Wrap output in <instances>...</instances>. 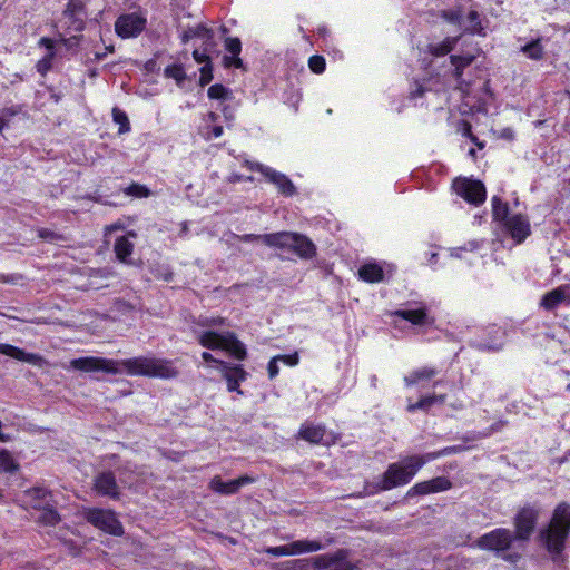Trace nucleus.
Returning a JSON list of instances; mask_svg holds the SVG:
<instances>
[{
  "label": "nucleus",
  "mask_w": 570,
  "mask_h": 570,
  "mask_svg": "<svg viewBox=\"0 0 570 570\" xmlns=\"http://www.w3.org/2000/svg\"><path fill=\"white\" fill-rule=\"evenodd\" d=\"M70 367L86 373L102 372L114 375L127 373L129 375L159 379H173L178 375V371L171 361L146 356L132 357L122 361L86 356L72 360L70 362Z\"/></svg>",
  "instance_id": "f257e3e1"
},
{
  "label": "nucleus",
  "mask_w": 570,
  "mask_h": 570,
  "mask_svg": "<svg viewBox=\"0 0 570 570\" xmlns=\"http://www.w3.org/2000/svg\"><path fill=\"white\" fill-rule=\"evenodd\" d=\"M540 517L535 504L523 505L514 517V532L501 528V559L517 562L533 534Z\"/></svg>",
  "instance_id": "f03ea898"
},
{
  "label": "nucleus",
  "mask_w": 570,
  "mask_h": 570,
  "mask_svg": "<svg viewBox=\"0 0 570 570\" xmlns=\"http://www.w3.org/2000/svg\"><path fill=\"white\" fill-rule=\"evenodd\" d=\"M570 537V504L559 502L553 509L549 523L539 531L538 541L553 561L561 556Z\"/></svg>",
  "instance_id": "7ed1b4c3"
},
{
  "label": "nucleus",
  "mask_w": 570,
  "mask_h": 570,
  "mask_svg": "<svg viewBox=\"0 0 570 570\" xmlns=\"http://www.w3.org/2000/svg\"><path fill=\"white\" fill-rule=\"evenodd\" d=\"M450 453L449 449L440 452H431L423 455H410L387 466L381 481L382 490H391L411 482L423 465L443 454Z\"/></svg>",
  "instance_id": "20e7f679"
},
{
  "label": "nucleus",
  "mask_w": 570,
  "mask_h": 570,
  "mask_svg": "<svg viewBox=\"0 0 570 570\" xmlns=\"http://www.w3.org/2000/svg\"><path fill=\"white\" fill-rule=\"evenodd\" d=\"M263 238L267 246L292 249L302 258H311L315 255V245L307 237L296 233L265 234Z\"/></svg>",
  "instance_id": "39448f33"
},
{
  "label": "nucleus",
  "mask_w": 570,
  "mask_h": 570,
  "mask_svg": "<svg viewBox=\"0 0 570 570\" xmlns=\"http://www.w3.org/2000/svg\"><path fill=\"white\" fill-rule=\"evenodd\" d=\"M199 343L206 348L227 351L237 360H245L247 355L244 344L230 332L224 334H218L213 331L204 332L199 336Z\"/></svg>",
  "instance_id": "423d86ee"
},
{
  "label": "nucleus",
  "mask_w": 570,
  "mask_h": 570,
  "mask_svg": "<svg viewBox=\"0 0 570 570\" xmlns=\"http://www.w3.org/2000/svg\"><path fill=\"white\" fill-rule=\"evenodd\" d=\"M509 206L501 202V232L509 235L514 245L522 244L531 234V224L528 216L514 214L509 216Z\"/></svg>",
  "instance_id": "0eeeda50"
},
{
  "label": "nucleus",
  "mask_w": 570,
  "mask_h": 570,
  "mask_svg": "<svg viewBox=\"0 0 570 570\" xmlns=\"http://www.w3.org/2000/svg\"><path fill=\"white\" fill-rule=\"evenodd\" d=\"M83 517L94 527L107 533L114 535H121L124 533L121 523L110 510L86 509L83 511Z\"/></svg>",
  "instance_id": "6e6552de"
},
{
  "label": "nucleus",
  "mask_w": 570,
  "mask_h": 570,
  "mask_svg": "<svg viewBox=\"0 0 570 570\" xmlns=\"http://www.w3.org/2000/svg\"><path fill=\"white\" fill-rule=\"evenodd\" d=\"M452 188L456 195L470 204L479 205L485 199V188L479 180L456 178L453 180Z\"/></svg>",
  "instance_id": "1a4fd4ad"
},
{
  "label": "nucleus",
  "mask_w": 570,
  "mask_h": 570,
  "mask_svg": "<svg viewBox=\"0 0 570 570\" xmlns=\"http://www.w3.org/2000/svg\"><path fill=\"white\" fill-rule=\"evenodd\" d=\"M323 548V544L317 540H297L285 546L266 548L264 552L273 557H284L316 552Z\"/></svg>",
  "instance_id": "9d476101"
},
{
  "label": "nucleus",
  "mask_w": 570,
  "mask_h": 570,
  "mask_svg": "<svg viewBox=\"0 0 570 570\" xmlns=\"http://www.w3.org/2000/svg\"><path fill=\"white\" fill-rule=\"evenodd\" d=\"M311 561L316 570H354V566L347 560L345 550L316 556Z\"/></svg>",
  "instance_id": "9b49d317"
},
{
  "label": "nucleus",
  "mask_w": 570,
  "mask_h": 570,
  "mask_svg": "<svg viewBox=\"0 0 570 570\" xmlns=\"http://www.w3.org/2000/svg\"><path fill=\"white\" fill-rule=\"evenodd\" d=\"M146 27V18L138 13L120 16L116 23L117 35L124 39L137 37Z\"/></svg>",
  "instance_id": "f8f14e48"
},
{
  "label": "nucleus",
  "mask_w": 570,
  "mask_h": 570,
  "mask_svg": "<svg viewBox=\"0 0 570 570\" xmlns=\"http://www.w3.org/2000/svg\"><path fill=\"white\" fill-rule=\"evenodd\" d=\"M452 483L445 476H436L428 481L419 482L406 493L407 497L426 495L431 493L443 492L451 489Z\"/></svg>",
  "instance_id": "ddd939ff"
},
{
  "label": "nucleus",
  "mask_w": 570,
  "mask_h": 570,
  "mask_svg": "<svg viewBox=\"0 0 570 570\" xmlns=\"http://www.w3.org/2000/svg\"><path fill=\"white\" fill-rule=\"evenodd\" d=\"M257 171L264 175L269 183L275 185L282 195L288 197L296 193L294 184L286 175L267 166H257Z\"/></svg>",
  "instance_id": "4468645a"
},
{
  "label": "nucleus",
  "mask_w": 570,
  "mask_h": 570,
  "mask_svg": "<svg viewBox=\"0 0 570 570\" xmlns=\"http://www.w3.org/2000/svg\"><path fill=\"white\" fill-rule=\"evenodd\" d=\"M560 305L570 306V285H560L552 291L547 292L540 302V306L546 311H553Z\"/></svg>",
  "instance_id": "2eb2a0df"
},
{
  "label": "nucleus",
  "mask_w": 570,
  "mask_h": 570,
  "mask_svg": "<svg viewBox=\"0 0 570 570\" xmlns=\"http://www.w3.org/2000/svg\"><path fill=\"white\" fill-rule=\"evenodd\" d=\"M219 370L224 379L227 381L228 391H235L238 394H243L242 390H239V384L246 380V371L239 365H230L226 362H219Z\"/></svg>",
  "instance_id": "dca6fc26"
},
{
  "label": "nucleus",
  "mask_w": 570,
  "mask_h": 570,
  "mask_svg": "<svg viewBox=\"0 0 570 570\" xmlns=\"http://www.w3.org/2000/svg\"><path fill=\"white\" fill-rule=\"evenodd\" d=\"M254 479L248 475L239 476L238 479L224 482L220 476H215L209 482V488L217 493L220 494H234L236 493L243 485L253 483Z\"/></svg>",
  "instance_id": "f3484780"
},
{
  "label": "nucleus",
  "mask_w": 570,
  "mask_h": 570,
  "mask_svg": "<svg viewBox=\"0 0 570 570\" xmlns=\"http://www.w3.org/2000/svg\"><path fill=\"white\" fill-rule=\"evenodd\" d=\"M0 354L10 356L14 360L32 364L36 366H42L45 360L41 355L35 353H28L17 346L10 344L0 343Z\"/></svg>",
  "instance_id": "a211bd4d"
},
{
  "label": "nucleus",
  "mask_w": 570,
  "mask_h": 570,
  "mask_svg": "<svg viewBox=\"0 0 570 570\" xmlns=\"http://www.w3.org/2000/svg\"><path fill=\"white\" fill-rule=\"evenodd\" d=\"M94 488L100 495L117 499L119 497V488L116 478L111 472H104L96 476Z\"/></svg>",
  "instance_id": "6ab92c4d"
},
{
  "label": "nucleus",
  "mask_w": 570,
  "mask_h": 570,
  "mask_svg": "<svg viewBox=\"0 0 570 570\" xmlns=\"http://www.w3.org/2000/svg\"><path fill=\"white\" fill-rule=\"evenodd\" d=\"M394 315L409 321L414 325H422L428 321V314L424 307H419L415 309H397L394 312Z\"/></svg>",
  "instance_id": "aec40b11"
},
{
  "label": "nucleus",
  "mask_w": 570,
  "mask_h": 570,
  "mask_svg": "<svg viewBox=\"0 0 570 570\" xmlns=\"http://www.w3.org/2000/svg\"><path fill=\"white\" fill-rule=\"evenodd\" d=\"M129 237L135 238L136 234L134 232H129L126 236L117 238L115 243V253L117 258L121 262H125L126 258L131 255L134 249V244L129 240Z\"/></svg>",
  "instance_id": "412c9836"
},
{
  "label": "nucleus",
  "mask_w": 570,
  "mask_h": 570,
  "mask_svg": "<svg viewBox=\"0 0 570 570\" xmlns=\"http://www.w3.org/2000/svg\"><path fill=\"white\" fill-rule=\"evenodd\" d=\"M325 434L322 425L303 424L299 429V436L311 443H320Z\"/></svg>",
  "instance_id": "4be33fe9"
},
{
  "label": "nucleus",
  "mask_w": 570,
  "mask_h": 570,
  "mask_svg": "<svg viewBox=\"0 0 570 570\" xmlns=\"http://www.w3.org/2000/svg\"><path fill=\"white\" fill-rule=\"evenodd\" d=\"M383 269L377 264H365L358 269V276L364 282L377 283L383 279Z\"/></svg>",
  "instance_id": "5701e85b"
},
{
  "label": "nucleus",
  "mask_w": 570,
  "mask_h": 570,
  "mask_svg": "<svg viewBox=\"0 0 570 570\" xmlns=\"http://www.w3.org/2000/svg\"><path fill=\"white\" fill-rule=\"evenodd\" d=\"M436 375V370L432 367H422L411 372L409 375L404 377V382L407 386H412L417 384L421 381L431 380Z\"/></svg>",
  "instance_id": "b1692460"
},
{
  "label": "nucleus",
  "mask_w": 570,
  "mask_h": 570,
  "mask_svg": "<svg viewBox=\"0 0 570 570\" xmlns=\"http://www.w3.org/2000/svg\"><path fill=\"white\" fill-rule=\"evenodd\" d=\"M476 547L481 550L493 551L494 553L499 552V530H493L484 535H482L476 541Z\"/></svg>",
  "instance_id": "393cba45"
},
{
  "label": "nucleus",
  "mask_w": 570,
  "mask_h": 570,
  "mask_svg": "<svg viewBox=\"0 0 570 570\" xmlns=\"http://www.w3.org/2000/svg\"><path fill=\"white\" fill-rule=\"evenodd\" d=\"M521 50L529 59H532V60H541L544 55V49H543V46L541 45V40L539 38L531 40L530 42L524 45L521 48Z\"/></svg>",
  "instance_id": "a878e982"
},
{
  "label": "nucleus",
  "mask_w": 570,
  "mask_h": 570,
  "mask_svg": "<svg viewBox=\"0 0 570 570\" xmlns=\"http://www.w3.org/2000/svg\"><path fill=\"white\" fill-rule=\"evenodd\" d=\"M458 40L459 37H448L441 43L431 46L430 52L436 57L445 56L454 49Z\"/></svg>",
  "instance_id": "bb28decb"
},
{
  "label": "nucleus",
  "mask_w": 570,
  "mask_h": 570,
  "mask_svg": "<svg viewBox=\"0 0 570 570\" xmlns=\"http://www.w3.org/2000/svg\"><path fill=\"white\" fill-rule=\"evenodd\" d=\"M464 27L465 31H469L471 33H481L482 27L481 21L479 18V13L475 10H471L466 17V19H463L462 26Z\"/></svg>",
  "instance_id": "cd10ccee"
},
{
  "label": "nucleus",
  "mask_w": 570,
  "mask_h": 570,
  "mask_svg": "<svg viewBox=\"0 0 570 570\" xmlns=\"http://www.w3.org/2000/svg\"><path fill=\"white\" fill-rule=\"evenodd\" d=\"M474 60V55L466 53L462 56L453 55L451 56V62L455 67V77L460 78L462 73V69L472 63Z\"/></svg>",
  "instance_id": "c85d7f7f"
},
{
  "label": "nucleus",
  "mask_w": 570,
  "mask_h": 570,
  "mask_svg": "<svg viewBox=\"0 0 570 570\" xmlns=\"http://www.w3.org/2000/svg\"><path fill=\"white\" fill-rule=\"evenodd\" d=\"M112 119L117 125H119V134H126L130 130L128 117L122 110L115 107L112 109Z\"/></svg>",
  "instance_id": "c756f323"
},
{
  "label": "nucleus",
  "mask_w": 570,
  "mask_h": 570,
  "mask_svg": "<svg viewBox=\"0 0 570 570\" xmlns=\"http://www.w3.org/2000/svg\"><path fill=\"white\" fill-rule=\"evenodd\" d=\"M441 17L449 23L461 27L463 22V10L461 8L443 10Z\"/></svg>",
  "instance_id": "7c9ffc66"
},
{
  "label": "nucleus",
  "mask_w": 570,
  "mask_h": 570,
  "mask_svg": "<svg viewBox=\"0 0 570 570\" xmlns=\"http://www.w3.org/2000/svg\"><path fill=\"white\" fill-rule=\"evenodd\" d=\"M208 97L210 99H222V100H226V99H230L232 98V91L224 87L223 85H219V83H216V85H213L208 88Z\"/></svg>",
  "instance_id": "2f4dec72"
},
{
  "label": "nucleus",
  "mask_w": 570,
  "mask_h": 570,
  "mask_svg": "<svg viewBox=\"0 0 570 570\" xmlns=\"http://www.w3.org/2000/svg\"><path fill=\"white\" fill-rule=\"evenodd\" d=\"M436 401V395L424 396L420 399L416 403H410L406 407L409 412H414L417 410H428L432 406Z\"/></svg>",
  "instance_id": "473e14b6"
},
{
  "label": "nucleus",
  "mask_w": 570,
  "mask_h": 570,
  "mask_svg": "<svg viewBox=\"0 0 570 570\" xmlns=\"http://www.w3.org/2000/svg\"><path fill=\"white\" fill-rule=\"evenodd\" d=\"M0 469L12 472L17 469L11 454L7 450H0Z\"/></svg>",
  "instance_id": "72a5a7b5"
},
{
  "label": "nucleus",
  "mask_w": 570,
  "mask_h": 570,
  "mask_svg": "<svg viewBox=\"0 0 570 570\" xmlns=\"http://www.w3.org/2000/svg\"><path fill=\"white\" fill-rule=\"evenodd\" d=\"M53 58L55 52H47V55L37 62V71L45 76L51 69Z\"/></svg>",
  "instance_id": "f704fd0d"
},
{
  "label": "nucleus",
  "mask_w": 570,
  "mask_h": 570,
  "mask_svg": "<svg viewBox=\"0 0 570 570\" xmlns=\"http://www.w3.org/2000/svg\"><path fill=\"white\" fill-rule=\"evenodd\" d=\"M126 194L135 197H148L150 195L149 189L146 186L139 184H131L127 189Z\"/></svg>",
  "instance_id": "c9c22d12"
},
{
  "label": "nucleus",
  "mask_w": 570,
  "mask_h": 570,
  "mask_svg": "<svg viewBox=\"0 0 570 570\" xmlns=\"http://www.w3.org/2000/svg\"><path fill=\"white\" fill-rule=\"evenodd\" d=\"M325 59L322 56H312L308 60V66L315 73H322L325 70Z\"/></svg>",
  "instance_id": "e433bc0d"
},
{
  "label": "nucleus",
  "mask_w": 570,
  "mask_h": 570,
  "mask_svg": "<svg viewBox=\"0 0 570 570\" xmlns=\"http://www.w3.org/2000/svg\"><path fill=\"white\" fill-rule=\"evenodd\" d=\"M165 75L169 78L175 79L177 82L183 81L186 77L184 69L180 66L167 67L165 70Z\"/></svg>",
  "instance_id": "4c0bfd02"
},
{
  "label": "nucleus",
  "mask_w": 570,
  "mask_h": 570,
  "mask_svg": "<svg viewBox=\"0 0 570 570\" xmlns=\"http://www.w3.org/2000/svg\"><path fill=\"white\" fill-rule=\"evenodd\" d=\"M223 135V127L222 126H214V127H209V126H206L202 129V136L206 139V140H210L213 138H218Z\"/></svg>",
  "instance_id": "58836bf2"
},
{
  "label": "nucleus",
  "mask_w": 570,
  "mask_h": 570,
  "mask_svg": "<svg viewBox=\"0 0 570 570\" xmlns=\"http://www.w3.org/2000/svg\"><path fill=\"white\" fill-rule=\"evenodd\" d=\"M226 49L235 57H238L240 53L242 45L238 38H227L226 39Z\"/></svg>",
  "instance_id": "ea45409f"
},
{
  "label": "nucleus",
  "mask_w": 570,
  "mask_h": 570,
  "mask_svg": "<svg viewBox=\"0 0 570 570\" xmlns=\"http://www.w3.org/2000/svg\"><path fill=\"white\" fill-rule=\"evenodd\" d=\"M212 79H213L212 67L209 63H206L205 66H203L200 68L199 82L202 86H205V85L209 83Z\"/></svg>",
  "instance_id": "a19ab883"
},
{
  "label": "nucleus",
  "mask_w": 570,
  "mask_h": 570,
  "mask_svg": "<svg viewBox=\"0 0 570 570\" xmlns=\"http://www.w3.org/2000/svg\"><path fill=\"white\" fill-rule=\"evenodd\" d=\"M59 520V514L55 510H47L41 515V521L47 524H56Z\"/></svg>",
  "instance_id": "79ce46f5"
},
{
  "label": "nucleus",
  "mask_w": 570,
  "mask_h": 570,
  "mask_svg": "<svg viewBox=\"0 0 570 570\" xmlns=\"http://www.w3.org/2000/svg\"><path fill=\"white\" fill-rule=\"evenodd\" d=\"M276 357L278 358L279 362L288 366H295L298 364L299 361L298 354L296 352L289 355H277Z\"/></svg>",
  "instance_id": "37998d69"
},
{
  "label": "nucleus",
  "mask_w": 570,
  "mask_h": 570,
  "mask_svg": "<svg viewBox=\"0 0 570 570\" xmlns=\"http://www.w3.org/2000/svg\"><path fill=\"white\" fill-rule=\"evenodd\" d=\"M224 322H225V320L223 317H219V316H216V317H204V318H202L200 324L203 326L212 327V326H219V325L224 324Z\"/></svg>",
  "instance_id": "c03bdc74"
},
{
  "label": "nucleus",
  "mask_w": 570,
  "mask_h": 570,
  "mask_svg": "<svg viewBox=\"0 0 570 570\" xmlns=\"http://www.w3.org/2000/svg\"><path fill=\"white\" fill-rule=\"evenodd\" d=\"M278 358L276 356H274L269 363H268V366H267V370H268V375L271 379H274L275 376H277L278 372H279V368H278Z\"/></svg>",
  "instance_id": "a18cd8bd"
},
{
  "label": "nucleus",
  "mask_w": 570,
  "mask_h": 570,
  "mask_svg": "<svg viewBox=\"0 0 570 570\" xmlns=\"http://www.w3.org/2000/svg\"><path fill=\"white\" fill-rule=\"evenodd\" d=\"M224 62L226 67L235 66L236 68L242 67V60L238 57L232 55V57H225Z\"/></svg>",
  "instance_id": "49530a36"
},
{
  "label": "nucleus",
  "mask_w": 570,
  "mask_h": 570,
  "mask_svg": "<svg viewBox=\"0 0 570 570\" xmlns=\"http://www.w3.org/2000/svg\"><path fill=\"white\" fill-rule=\"evenodd\" d=\"M193 57H194V59H195L198 63H205V65H206V63H209V62H208V60H209L208 56H207L206 53L200 52V51H199V50H197V49H196V50H194V52H193Z\"/></svg>",
  "instance_id": "de8ad7c7"
},
{
  "label": "nucleus",
  "mask_w": 570,
  "mask_h": 570,
  "mask_svg": "<svg viewBox=\"0 0 570 570\" xmlns=\"http://www.w3.org/2000/svg\"><path fill=\"white\" fill-rule=\"evenodd\" d=\"M39 46L45 47L48 52H55V50H53V48H55L53 41L51 39H49V38H46V37L41 38L39 40Z\"/></svg>",
  "instance_id": "09e8293b"
},
{
  "label": "nucleus",
  "mask_w": 570,
  "mask_h": 570,
  "mask_svg": "<svg viewBox=\"0 0 570 570\" xmlns=\"http://www.w3.org/2000/svg\"><path fill=\"white\" fill-rule=\"evenodd\" d=\"M501 139L512 141L514 139V131L511 128L501 129Z\"/></svg>",
  "instance_id": "8fccbe9b"
},
{
  "label": "nucleus",
  "mask_w": 570,
  "mask_h": 570,
  "mask_svg": "<svg viewBox=\"0 0 570 570\" xmlns=\"http://www.w3.org/2000/svg\"><path fill=\"white\" fill-rule=\"evenodd\" d=\"M193 35L195 37H199V38H204V37H209V30L206 29L205 27H197L196 29H193Z\"/></svg>",
  "instance_id": "3c124183"
},
{
  "label": "nucleus",
  "mask_w": 570,
  "mask_h": 570,
  "mask_svg": "<svg viewBox=\"0 0 570 570\" xmlns=\"http://www.w3.org/2000/svg\"><path fill=\"white\" fill-rule=\"evenodd\" d=\"M492 207H493V217L498 219L499 217V198L497 196L492 197Z\"/></svg>",
  "instance_id": "603ef678"
},
{
  "label": "nucleus",
  "mask_w": 570,
  "mask_h": 570,
  "mask_svg": "<svg viewBox=\"0 0 570 570\" xmlns=\"http://www.w3.org/2000/svg\"><path fill=\"white\" fill-rule=\"evenodd\" d=\"M263 236L264 235L247 234V235L242 236V240H244V242H252V240L261 239V240L264 242Z\"/></svg>",
  "instance_id": "864d4df0"
},
{
  "label": "nucleus",
  "mask_w": 570,
  "mask_h": 570,
  "mask_svg": "<svg viewBox=\"0 0 570 570\" xmlns=\"http://www.w3.org/2000/svg\"><path fill=\"white\" fill-rule=\"evenodd\" d=\"M193 29H189L187 31H185L181 36V41L184 43H187L191 38H194L195 36L193 35Z\"/></svg>",
  "instance_id": "5fc2aeb1"
},
{
  "label": "nucleus",
  "mask_w": 570,
  "mask_h": 570,
  "mask_svg": "<svg viewBox=\"0 0 570 570\" xmlns=\"http://www.w3.org/2000/svg\"><path fill=\"white\" fill-rule=\"evenodd\" d=\"M244 166L247 167L250 170H256L257 171V166H264V165L259 164V163H252L249 160H245L244 161Z\"/></svg>",
  "instance_id": "6e6d98bb"
},
{
  "label": "nucleus",
  "mask_w": 570,
  "mask_h": 570,
  "mask_svg": "<svg viewBox=\"0 0 570 570\" xmlns=\"http://www.w3.org/2000/svg\"><path fill=\"white\" fill-rule=\"evenodd\" d=\"M39 236L41 238H45V239H52L53 238V233L49 232L47 229H41V230H39Z\"/></svg>",
  "instance_id": "4d7b16f0"
},
{
  "label": "nucleus",
  "mask_w": 570,
  "mask_h": 570,
  "mask_svg": "<svg viewBox=\"0 0 570 570\" xmlns=\"http://www.w3.org/2000/svg\"><path fill=\"white\" fill-rule=\"evenodd\" d=\"M202 357H203V360H204V361H206V362H217L218 364H219V362H220V361H217L216 358H214V356H213L210 353H208V352H204V353L202 354Z\"/></svg>",
  "instance_id": "13d9d810"
},
{
  "label": "nucleus",
  "mask_w": 570,
  "mask_h": 570,
  "mask_svg": "<svg viewBox=\"0 0 570 570\" xmlns=\"http://www.w3.org/2000/svg\"><path fill=\"white\" fill-rule=\"evenodd\" d=\"M568 461H570V449L568 451H566L564 454L560 459H558L559 464H562Z\"/></svg>",
  "instance_id": "bf43d9fd"
},
{
  "label": "nucleus",
  "mask_w": 570,
  "mask_h": 570,
  "mask_svg": "<svg viewBox=\"0 0 570 570\" xmlns=\"http://www.w3.org/2000/svg\"><path fill=\"white\" fill-rule=\"evenodd\" d=\"M243 180V177L240 175H237V174H233L230 177H229V181L230 183H236V181H240Z\"/></svg>",
  "instance_id": "052dcab7"
},
{
  "label": "nucleus",
  "mask_w": 570,
  "mask_h": 570,
  "mask_svg": "<svg viewBox=\"0 0 570 570\" xmlns=\"http://www.w3.org/2000/svg\"><path fill=\"white\" fill-rule=\"evenodd\" d=\"M35 493L38 495V497H41V498H45L46 495V491L42 490V489H36L35 490Z\"/></svg>",
  "instance_id": "680f3d73"
},
{
  "label": "nucleus",
  "mask_w": 570,
  "mask_h": 570,
  "mask_svg": "<svg viewBox=\"0 0 570 570\" xmlns=\"http://www.w3.org/2000/svg\"><path fill=\"white\" fill-rule=\"evenodd\" d=\"M445 397L446 396L444 394L443 395H436L435 403H444L445 402Z\"/></svg>",
  "instance_id": "e2e57ef3"
},
{
  "label": "nucleus",
  "mask_w": 570,
  "mask_h": 570,
  "mask_svg": "<svg viewBox=\"0 0 570 570\" xmlns=\"http://www.w3.org/2000/svg\"><path fill=\"white\" fill-rule=\"evenodd\" d=\"M208 119L214 122V121L217 120V115L215 112H209L208 114Z\"/></svg>",
  "instance_id": "0e129e2a"
},
{
  "label": "nucleus",
  "mask_w": 570,
  "mask_h": 570,
  "mask_svg": "<svg viewBox=\"0 0 570 570\" xmlns=\"http://www.w3.org/2000/svg\"><path fill=\"white\" fill-rule=\"evenodd\" d=\"M4 127V121L2 119H0V131L3 129Z\"/></svg>",
  "instance_id": "69168bd1"
}]
</instances>
